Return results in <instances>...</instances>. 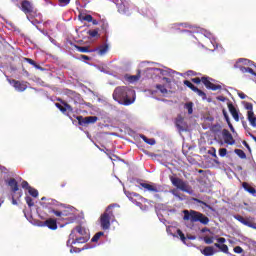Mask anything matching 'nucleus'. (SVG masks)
<instances>
[{
	"label": "nucleus",
	"mask_w": 256,
	"mask_h": 256,
	"mask_svg": "<svg viewBox=\"0 0 256 256\" xmlns=\"http://www.w3.org/2000/svg\"><path fill=\"white\" fill-rule=\"evenodd\" d=\"M112 97L120 105L129 107V105L135 103V90L127 86H118L115 88Z\"/></svg>",
	"instance_id": "f257e3e1"
},
{
	"label": "nucleus",
	"mask_w": 256,
	"mask_h": 256,
	"mask_svg": "<svg viewBox=\"0 0 256 256\" xmlns=\"http://www.w3.org/2000/svg\"><path fill=\"white\" fill-rule=\"evenodd\" d=\"M89 241V234L83 226H76L72 229L69 239L67 241V246L75 245L76 243H87Z\"/></svg>",
	"instance_id": "f03ea898"
},
{
	"label": "nucleus",
	"mask_w": 256,
	"mask_h": 256,
	"mask_svg": "<svg viewBox=\"0 0 256 256\" xmlns=\"http://www.w3.org/2000/svg\"><path fill=\"white\" fill-rule=\"evenodd\" d=\"M115 207H118L117 204L109 205L105 212L100 216V226L103 231H107L111 227V221H115Z\"/></svg>",
	"instance_id": "7ed1b4c3"
},
{
	"label": "nucleus",
	"mask_w": 256,
	"mask_h": 256,
	"mask_svg": "<svg viewBox=\"0 0 256 256\" xmlns=\"http://www.w3.org/2000/svg\"><path fill=\"white\" fill-rule=\"evenodd\" d=\"M184 221H191V223H201L202 225H209V217L201 212L195 210H184Z\"/></svg>",
	"instance_id": "20e7f679"
},
{
	"label": "nucleus",
	"mask_w": 256,
	"mask_h": 256,
	"mask_svg": "<svg viewBox=\"0 0 256 256\" xmlns=\"http://www.w3.org/2000/svg\"><path fill=\"white\" fill-rule=\"evenodd\" d=\"M170 181L174 187L177 189H180V191H183L184 193H188V195H193L194 191L187 182L183 181V179L179 177L170 176Z\"/></svg>",
	"instance_id": "39448f33"
},
{
	"label": "nucleus",
	"mask_w": 256,
	"mask_h": 256,
	"mask_svg": "<svg viewBox=\"0 0 256 256\" xmlns=\"http://www.w3.org/2000/svg\"><path fill=\"white\" fill-rule=\"evenodd\" d=\"M21 11L25 13L27 19H33L35 17V7H33V3L29 0H23L21 2Z\"/></svg>",
	"instance_id": "423d86ee"
},
{
	"label": "nucleus",
	"mask_w": 256,
	"mask_h": 256,
	"mask_svg": "<svg viewBox=\"0 0 256 256\" xmlns=\"http://www.w3.org/2000/svg\"><path fill=\"white\" fill-rule=\"evenodd\" d=\"M76 119L81 127H85V125H93L97 123V121H99V118L97 116H76Z\"/></svg>",
	"instance_id": "0eeeda50"
},
{
	"label": "nucleus",
	"mask_w": 256,
	"mask_h": 256,
	"mask_svg": "<svg viewBox=\"0 0 256 256\" xmlns=\"http://www.w3.org/2000/svg\"><path fill=\"white\" fill-rule=\"evenodd\" d=\"M201 81L206 89H210L211 91H221L222 89L221 85L212 83L211 81H213V78L209 76L202 77Z\"/></svg>",
	"instance_id": "6e6552de"
},
{
	"label": "nucleus",
	"mask_w": 256,
	"mask_h": 256,
	"mask_svg": "<svg viewBox=\"0 0 256 256\" xmlns=\"http://www.w3.org/2000/svg\"><path fill=\"white\" fill-rule=\"evenodd\" d=\"M126 196L132 203H135L137 207H143V201H145V198H143V196L140 194L135 192H127Z\"/></svg>",
	"instance_id": "1a4fd4ad"
},
{
	"label": "nucleus",
	"mask_w": 256,
	"mask_h": 256,
	"mask_svg": "<svg viewBox=\"0 0 256 256\" xmlns=\"http://www.w3.org/2000/svg\"><path fill=\"white\" fill-rule=\"evenodd\" d=\"M113 3L117 6V9L120 13H127L129 11V2L123 0H112Z\"/></svg>",
	"instance_id": "9d476101"
},
{
	"label": "nucleus",
	"mask_w": 256,
	"mask_h": 256,
	"mask_svg": "<svg viewBox=\"0 0 256 256\" xmlns=\"http://www.w3.org/2000/svg\"><path fill=\"white\" fill-rule=\"evenodd\" d=\"M63 105L55 103V107H57L63 115H67V117H69V113H73V107L66 102H63Z\"/></svg>",
	"instance_id": "9b49d317"
},
{
	"label": "nucleus",
	"mask_w": 256,
	"mask_h": 256,
	"mask_svg": "<svg viewBox=\"0 0 256 256\" xmlns=\"http://www.w3.org/2000/svg\"><path fill=\"white\" fill-rule=\"evenodd\" d=\"M217 241L218 243H215L214 247L220 249L222 253H226V255H229V246H227V244H223L225 243V241H227V239H225L224 237H220L217 239Z\"/></svg>",
	"instance_id": "f8f14e48"
},
{
	"label": "nucleus",
	"mask_w": 256,
	"mask_h": 256,
	"mask_svg": "<svg viewBox=\"0 0 256 256\" xmlns=\"http://www.w3.org/2000/svg\"><path fill=\"white\" fill-rule=\"evenodd\" d=\"M222 137L226 145H235V139L233 138V135L231 134V132H229V130L224 129L222 131Z\"/></svg>",
	"instance_id": "ddd939ff"
},
{
	"label": "nucleus",
	"mask_w": 256,
	"mask_h": 256,
	"mask_svg": "<svg viewBox=\"0 0 256 256\" xmlns=\"http://www.w3.org/2000/svg\"><path fill=\"white\" fill-rule=\"evenodd\" d=\"M8 186L10 187L12 195H17L21 189H19V183L15 178H10L8 180Z\"/></svg>",
	"instance_id": "4468645a"
},
{
	"label": "nucleus",
	"mask_w": 256,
	"mask_h": 256,
	"mask_svg": "<svg viewBox=\"0 0 256 256\" xmlns=\"http://www.w3.org/2000/svg\"><path fill=\"white\" fill-rule=\"evenodd\" d=\"M12 83L16 91H19L20 93H23V91L27 89V84L25 82H21L19 80H12Z\"/></svg>",
	"instance_id": "2eb2a0df"
},
{
	"label": "nucleus",
	"mask_w": 256,
	"mask_h": 256,
	"mask_svg": "<svg viewBox=\"0 0 256 256\" xmlns=\"http://www.w3.org/2000/svg\"><path fill=\"white\" fill-rule=\"evenodd\" d=\"M227 105L234 121L239 122V112L237 111V108H235V106L231 102H229Z\"/></svg>",
	"instance_id": "dca6fc26"
},
{
	"label": "nucleus",
	"mask_w": 256,
	"mask_h": 256,
	"mask_svg": "<svg viewBox=\"0 0 256 256\" xmlns=\"http://www.w3.org/2000/svg\"><path fill=\"white\" fill-rule=\"evenodd\" d=\"M44 225L48 227V229H51V231H56L57 229V219L55 218H49L44 222Z\"/></svg>",
	"instance_id": "f3484780"
},
{
	"label": "nucleus",
	"mask_w": 256,
	"mask_h": 256,
	"mask_svg": "<svg viewBox=\"0 0 256 256\" xmlns=\"http://www.w3.org/2000/svg\"><path fill=\"white\" fill-rule=\"evenodd\" d=\"M242 187H243L244 191H246L253 197H256V189H255V187L251 186V184H249L247 182H243Z\"/></svg>",
	"instance_id": "a211bd4d"
},
{
	"label": "nucleus",
	"mask_w": 256,
	"mask_h": 256,
	"mask_svg": "<svg viewBox=\"0 0 256 256\" xmlns=\"http://www.w3.org/2000/svg\"><path fill=\"white\" fill-rule=\"evenodd\" d=\"M140 186H142L143 189H145L146 191H149L150 193H159V189L157 188L156 185L140 183Z\"/></svg>",
	"instance_id": "6ab92c4d"
},
{
	"label": "nucleus",
	"mask_w": 256,
	"mask_h": 256,
	"mask_svg": "<svg viewBox=\"0 0 256 256\" xmlns=\"http://www.w3.org/2000/svg\"><path fill=\"white\" fill-rule=\"evenodd\" d=\"M234 68L237 69L239 68V70L242 72V73H250L251 75H254L256 77V72L255 70H253V68H249V67H245V66H239V62H237L235 65H234Z\"/></svg>",
	"instance_id": "aec40b11"
},
{
	"label": "nucleus",
	"mask_w": 256,
	"mask_h": 256,
	"mask_svg": "<svg viewBox=\"0 0 256 256\" xmlns=\"http://www.w3.org/2000/svg\"><path fill=\"white\" fill-rule=\"evenodd\" d=\"M234 219H236V221H239V223H242V225H246V227H253V224H251L250 221L247 220V218L241 216V215H235Z\"/></svg>",
	"instance_id": "412c9836"
},
{
	"label": "nucleus",
	"mask_w": 256,
	"mask_h": 256,
	"mask_svg": "<svg viewBox=\"0 0 256 256\" xmlns=\"http://www.w3.org/2000/svg\"><path fill=\"white\" fill-rule=\"evenodd\" d=\"M202 255L205 256H213L215 255V249L213 248V246H206L202 251H201Z\"/></svg>",
	"instance_id": "4be33fe9"
},
{
	"label": "nucleus",
	"mask_w": 256,
	"mask_h": 256,
	"mask_svg": "<svg viewBox=\"0 0 256 256\" xmlns=\"http://www.w3.org/2000/svg\"><path fill=\"white\" fill-rule=\"evenodd\" d=\"M248 121L252 127H256V117L253 111H248Z\"/></svg>",
	"instance_id": "5701e85b"
},
{
	"label": "nucleus",
	"mask_w": 256,
	"mask_h": 256,
	"mask_svg": "<svg viewBox=\"0 0 256 256\" xmlns=\"http://www.w3.org/2000/svg\"><path fill=\"white\" fill-rule=\"evenodd\" d=\"M79 53H95V50H89V46H76Z\"/></svg>",
	"instance_id": "b1692460"
},
{
	"label": "nucleus",
	"mask_w": 256,
	"mask_h": 256,
	"mask_svg": "<svg viewBox=\"0 0 256 256\" xmlns=\"http://www.w3.org/2000/svg\"><path fill=\"white\" fill-rule=\"evenodd\" d=\"M192 201H194L195 203H199L200 205H203L204 207H206L207 209H209L210 211H213V208L211 205L207 204V202L198 199V198H192Z\"/></svg>",
	"instance_id": "393cba45"
},
{
	"label": "nucleus",
	"mask_w": 256,
	"mask_h": 256,
	"mask_svg": "<svg viewBox=\"0 0 256 256\" xmlns=\"http://www.w3.org/2000/svg\"><path fill=\"white\" fill-rule=\"evenodd\" d=\"M94 51H98V54H100V55H105V53H107V51H109V45L104 44V45L100 46L98 49H94Z\"/></svg>",
	"instance_id": "a878e982"
},
{
	"label": "nucleus",
	"mask_w": 256,
	"mask_h": 256,
	"mask_svg": "<svg viewBox=\"0 0 256 256\" xmlns=\"http://www.w3.org/2000/svg\"><path fill=\"white\" fill-rule=\"evenodd\" d=\"M23 197V190L17 192V194H12V205H17V199Z\"/></svg>",
	"instance_id": "bb28decb"
},
{
	"label": "nucleus",
	"mask_w": 256,
	"mask_h": 256,
	"mask_svg": "<svg viewBox=\"0 0 256 256\" xmlns=\"http://www.w3.org/2000/svg\"><path fill=\"white\" fill-rule=\"evenodd\" d=\"M78 18L80 19V21H87L88 23H91V21H93V16H91L90 14H86L83 16V14H79Z\"/></svg>",
	"instance_id": "cd10ccee"
},
{
	"label": "nucleus",
	"mask_w": 256,
	"mask_h": 256,
	"mask_svg": "<svg viewBox=\"0 0 256 256\" xmlns=\"http://www.w3.org/2000/svg\"><path fill=\"white\" fill-rule=\"evenodd\" d=\"M49 213H54L56 217H63V216L66 217L67 215L65 211L63 212V211L55 210L54 208H50Z\"/></svg>",
	"instance_id": "c85d7f7f"
},
{
	"label": "nucleus",
	"mask_w": 256,
	"mask_h": 256,
	"mask_svg": "<svg viewBox=\"0 0 256 256\" xmlns=\"http://www.w3.org/2000/svg\"><path fill=\"white\" fill-rule=\"evenodd\" d=\"M140 137L144 141V143H147V145H155V143H156L155 139H153V138H147V136H145V135H141Z\"/></svg>",
	"instance_id": "c756f323"
},
{
	"label": "nucleus",
	"mask_w": 256,
	"mask_h": 256,
	"mask_svg": "<svg viewBox=\"0 0 256 256\" xmlns=\"http://www.w3.org/2000/svg\"><path fill=\"white\" fill-rule=\"evenodd\" d=\"M28 193L29 195H31V197L37 198L39 197V191H37V189L33 188V187H28Z\"/></svg>",
	"instance_id": "7c9ffc66"
},
{
	"label": "nucleus",
	"mask_w": 256,
	"mask_h": 256,
	"mask_svg": "<svg viewBox=\"0 0 256 256\" xmlns=\"http://www.w3.org/2000/svg\"><path fill=\"white\" fill-rule=\"evenodd\" d=\"M24 61H26V63H29V65H33V67H35V69H41V66H39L37 64L36 61H34L33 59L31 58H24Z\"/></svg>",
	"instance_id": "2f4dec72"
},
{
	"label": "nucleus",
	"mask_w": 256,
	"mask_h": 256,
	"mask_svg": "<svg viewBox=\"0 0 256 256\" xmlns=\"http://www.w3.org/2000/svg\"><path fill=\"white\" fill-rule=\"evenodd\" d=\"M234 153L237 154L240 159H247V154H245V151L241 149H235Z\"/></svg>",
	"instance_id": "473e14b6"
},
{
	"label": "nucleus",
	"mask_w": 256,
	"mask_h": 256,
	"mask_svg": "<svg viewBox=\"0 0 256 256\" xmlns=\"http://www.w3.org/2000/svg\"><path fill=\"white\" fill-rule=\"evenodd\" d=\"M103 235H105V232L96 233L91 239L92 243H97V241H99V239H101V237H103Z\"/></svg>",
	"instance_id": "72a5a7b5"
},
{
	"label": "nucleus",
	"mask_w": 256,
	"mask_h": 256,
	"mask_svg": "<svg viewBox=\"0 0 256 256\" xmlns=\"http://www.w3.org/2000/svg\"><path fill=\"white\" fill-rule=\"evenodd\" d=\"M184 85H186V87L191 89V91H194V92L197 91V87L193 85V83H191V81L189 80H184Z\"/></svg>",
	"instance_id": "f704fd0d"
},
{
	"label": "nucleus",
	"mask_w": 256,
	"mask_h": 256,
	"mask_svg": "<svg viewBox=\"0 0 256 256\" xmlns=\"http://www.w3.org/2000/svg\"><path fill=\"white\" fill-rule=\"evenodd\" d=\"M185 109H187L188 115H193V102L186 103Z\"/></svg>",
	"instance_id": "c9c22d12"
},
{
	"label": "nucleus",
	"mask_w": 256,
	"mask_h": 256,
	"mask_svg": "<svg viewBox=\"0 0 256 256\" xmlns=\"http://www.w3.org/2000/svg\"><path fill=\"white\" fill-rule=\"evenodd\" d=\"M87 33L92 38L99 37V29L89 30Z\"/></svg>",
	"instance_id": "e433bc0d"
},
{
	"label": "nucleus",
	"mask_w": 256,
	"mask_h": 256,
	"mask_svg": "<svg viewBox=\"0 0 256 256\" xmlns=\"http://www.w3.org/2000/svg\"><path fill=\"white\" fill-rule=\"evenodd\" d=\"M156 89H158L162 95H166L167 93V88H165V85L157 84Z\"/></svg>",
	"instance_id": "4c0bfd02"
},
{
	"label": "nucleus",
	"mask_w": 256,
	"mask_h": 256,
	"mask_svg": "<svg viewBox=\"0 0 256 256\" xmlns=\"http://www.w3.org/2000/svg\"><path fill=\"white\" fill-rule=\"evenodd\" d=\"M100 27H101L103 33H107V29H109V24L105 21H101Z\"/></svg>",
	"instance_id": "58836bf2"
},
{
	"label": "nucleus",
	"mask_w": 256,
	"mask_h": 256,
	"mask_svg": "<svg viewBox=\"0 0 256 256\" xmlns=\"http://www.w3.org/2000/svg\"><path fill=\"white\" fill-rule=\"evenodd\" d=\"M194 93H197V95H199V97H202V99H207V94H205V92H203V90L199 88H196Z\"/></svg>",
	"instance_id": "ea45409f"
},
{
	"label": "nucleus",
	"mask_w": 256,
	"mask_h": 256,
	"mask_svg": "<svg viewBox=\"0 0 256 256\" xmlns=\"http://www.w3.org/2000/svg\"><path fill=\"white\" fill-rule=\"evenodd\" d=\"M25 201H26L28 207H34L35 206V202H33V198H31L30 196H26Z\"/></svg>",
	"instance_id": "a19ab883"
},
{
	"label": "nucleus",
	"mask_w": 256,
	"mask_h": 256,
	"mask_svg": "<svg viewBox=\"0 0 256 256\" xmlns=\"http://www.w3.org/2000/svg\"><path fill=\"white\" fill-rule=\"evenodd\" d=\"M177 235L180 237L182 243H185V241H187V238L185 237V234L183 233V231L181 230H177Z\"/></svg>",
	"instance_id": "79ce46f5"
},
{
	"label": "nucleus",
	"mask_w": 256,
	"mask_h": 256,
	"mask_svg": "<svg viewBox=\"0 0 256 256\" xmlns=\"http://www.w3.org/2000/svg\"><path fill=\"white\" fill-rule=\"evenodd\" d=\"M204 243H206V245L213 244V237L205 236L204 237Z\"/></svg>",
	"instance_id": "37998d69"
},
{
	"label": "nucleus",
	"mask_w": 256,
	"mask_h": 256,
	"mask_svg": "<svg viewBox=\"0 0 256 256\" xmlns=\"http://www.w3.org/2000/svg\"><path fill=\"white\" fill-rule=\"evenodd\" d=\"M186 75H188V77H197V75H199V73L193 71V70H188L186 72Z\"/></svg>",
	"instance_id": "c03bdc74"
},
{
	"label": "nucleus",
	"mask_w": 256,
	"mask_h": 256,
	"mask_svg": "<svg viewBox=\"0 0 256 256\" xmlns=\"http://www.w3.org/2000/svg\"><path fill=\"white\" fill-rule=\"evenodd\" d=\"M171 193H172V195H174V197H177L178 199L183 201V197H181V194L179 192H177V190H172Z\"/></svg>",
	"instance_id": "a18cd8bd"
},
{
	"label": "nucleus",
	"mask_w": 256,
	"mask_h": 256,
	"mask_svg": "<svg viewBox=\"0 0 256 256\" xmlns=\"http://www.w3.org/2000/svg\"><path fill=\"white\" fill-rule=\"evenodd\" d=\"M219 155L220 157H225V155H227V148H220Z\"/></svg>",
	"instance_id": "49530a36"
},
{
	"label": "nucleus",
	"mask_w": 256,
	"mask_h": 256,
	"mask_svg": "<svg viewBox=\"0 0 256 256\" xmlns=\"http://www.w3.org/2000/svg\"><path fill=\"white\" fill-rule=\"evenodd\" d=\"M191 81H192V83H195L196 85L203 83V80H201V78H199V77L192 78Z\"/></svg>",
	"instance_id": "de8ad7c7"
},
{
	"label": "nucleus",
	"mask_w": 256,
	"mask_h": 256,
	"mask_svg": "<svg viewBox=\"0 0 256 256\" xmlns=\"http://www.w3.org/2000/svg\"><path fill=\"white\" fill-rule=\"evenodd\" d=\"M21 187H22V189H27V191L29 190V187H31V186H29V182H27V181H23L22 183H21Z\"/></svg>",
	"instance_id": "09e8293b"
},
{
	"label": "nucleus",
	"mask_w": 256,
	"mask_h": 256,
	"mask_svg": "<svg viewBox=\"0 0 256 256\" xmlns=\"http://www.w3.org/2000/svg\"><path fill=\"white\" fill-rule=\"evenodd\" d=\"M234 253H237V254L243 253V248L241 246L234 247Z\"/></svg>",
	"instance_id": "8fccbe9b"
},
{
	"label": "nucleus",
	"mask_w": 256,
	"mask_h": 256,
	"mask_svg": "<svg viewBox=\"0 0 256 256\" xmlns=\"http://www.w3.org/2000/svg\"><path fill=\"white\" fill-rule=\"evenodd\" d=\"M245 109H247V111H253V104H251L250 102H247L245 104Z\"/></svg>",
	"instance_id": "3c124183"
},
{
	"label": "nucleus",
	"mask_w": 256,
	"mask_h": 256,
	"mask_svg": "<svg viewBox=\"0 0 256 256\" xmlns=\"http://www.w3.org/2000/svg\"><path fill=\"white\" fill-rule=\"evenodd\" d=\"M223 115L226 123H229L231 120L229 119V115L227 114V111L223 110Z\"/></svg>",
	"instance_id": "603ef678"
},
{
	"label": "nucleus",
	"mask_w": 256,
	"mask_h": 256,
	"mask_svg": "<svg viewBox=\"0 0 256 256\" xmlns=\"http://www.w3.org/2000/svg\"><path fill=\"white\" fill-rule=\"evenodd\" d=\"M61 5H69L71 3V0H58Z\"/></svg>",
	"instance_id": "864d4df0"
},
{
	"label": "nucleus",
	"mask_w": 256,
	"mask_h": 256,
	"mask_svg": "<svg viewBox=\"0 0 256 256\" xmlns=\"http://www.w3.org/2000/svg\"><path fill=\"white\" fill-rule=\"evenodd\" d=\"M208 153L209 155H212V157H217V152L215 151V148H213L212 151L209 150Z\"/></svg>",
	"instance_id": "5fc2aeb1"
},
{
	"label": "nucleus",
	"mask_w": 256,
	"mask_h": 256,
	"mask_svg": "<svg viewBox=\"0 0 256 256\" xmlns=\"http://www.w3.org/2000/svg\"><path fill=\"white\" fill-rule=\"evenodd\" d=\"M228 124V127L232 133H235V127H233V124H231V121Z\"/></svg>",
	"instance_id": "6e6d98bb"
},
{
	"label": "nucleus",
	"mask_w": 256,
	"mask_h": 256,
	"mask_svg": "<svg viewBox=\"0 0 256 256\" xmlns=\"http://www.w3.org/2000/svg\"><path fill=\"white\" fill-rule=\"evenodd\" d=\"M228 124V127L232 133H235V127H233V124H231V121Z\"/></svg>",
	"instance_id": "4d7b16f0"
},
{
	"label": "nucleus",
	"mask_w": 256,
	"mask_h": 256,
	"mask_svg": "<svg viewBox=\"0 0 256 256\" xmlns=\"http://www.w3.org/2000/svg\"><path fill=\"white\" fill-rule=\"evenodd\" d=\"M181 123H183V119L182 118L177 119L176 120V127H181Z\"/></svg>",
	"instance_id": "13d9d810"
},
{
	"label": "nucleus",
	"mask_w": 256,
	"mask_h": 256,
	"mask_svg": "<svg viewBox=\"0 0 256 256\" xmlns=\"http://www.w3.org/2000/svg\"><path fill=\"white\" fill-rule=\"evenodd\" d=\"M243 145L244 147H246V149H248V151H251V146H249V143H247V141H243Z\"/></svg>",
	"instance_id": "bf43d9fd"
},
{
	"label": "nucleus",
	"mask_w": 256,
	"mask_h": 256,
	"mask_svg": "<svg viewBox=\"0 0 256 256\" xmlns=\"http://www.w3.org/2000/svg\"><path fill=\"white\" fill-rule=\"evenodd\" d=\"M81 59H84L85 61H91V58L87 55H80Z\"/></svg>",
	"instance_id": "052dcab7"
},
{
	"label": "nucleus",
	"mask_w": 256,
	"mask_h": 256,
	"mask_svg": "<svg viewBox=\"0 0 256 256\" xmlns=\"http://www.w3.org/2000/svg\"><path fill=\"white\" fill-rule=\"evenodd\" d=\"M238 96L240 97V99H247V95L243 92L239 93Z\"/></svg>",
	"instance_id": "680f3d73"
},
{
	"label": "nucleus",
	"mask_w": 256,
	"mask_h": 256,
	"mask_svg": "<svg viewBox=\"0 0 256 256\" xmlns=\"http://www.w3.org/2000/svg\"><path fill=\"white\" fill-rule=\"evenodd\" d=\"M162 79H163V81H165V83H171V79H169L167 77H163Z\"/></svg>",
	"instance_id": "e2e57ef3"
},
{
	"label": "nucleus",
	"mask_w": 256,
	"mask_h": 256,
	"mask_svg": "<svg viewBox=\"0 0 256 256\" xmlns=\"http://www.w3.org/2000/svg\"><path fill=\"white\" fill-rule=\"evenodd\" d=\"M91 23H93V25H99V22L97 20H93V17Z\"/></svg>",
	"instance_id": "0e129e2a"
},
{
	"label": "nucleus",
	"mask_w": 256,
	"mask_h": 256,
	"mask_svg": "<svg viewBox=\"0 0 256 256\" xmlns=\"http://www.w3.org/2000/svg\"><path fill=\"white\" fill-rule=\"evenodd\" d=\"M60 187H62V189H63L64 187H67V182H62V183L60 184Z\"/></svg>",
	"instance_id": "69168bd1"
},
{
	"label": "nucleus",
	"mask_w": 256,
	"mask_h": 256,
	"mask_svg": "<svg viewBox=\"0 0 256 256\" xmlns=\"http://www.w3.org/2000/svg\"><path fill=\"white\" fill-rule=\"evenodd\" d=\"M132 79H134V81H138L139 79V76L135 75V76H132Z\"/></svg>",
	"instance_id": "338daca9"
},
{
	"label": "nucleus",
	"mask_w": 256,
	"mask_h": 256,
	"mask_svg": "<svg viewBox=\"0 0 256 256\" xmlns=\"http://www.w3.org/2000/svg\"><path fill=\"white\" fill-rule=\"evenodd\" d=\"M207 231H209V228H203V229H202V233H205V232H207Z\"/></svg>",
	"instance_id": "774afa93"
}]
</instances>
